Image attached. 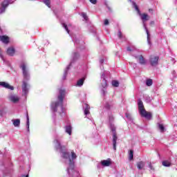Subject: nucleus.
<instances>
[{
	"label": "nucleus",
	"mask_w": 177,
	"mask_h": 177,
	"mask_svg": "<svg viewBox=\"0 0 177 177\" xmlns=\"http://www.w3.org/2000/svg\"><path fill=\"white\" fill-rule=\"evenodd\" d=\"M54 146L55 149L59 151L60 156L63 159L64 162L68 165L67 167V174L70 177H81L80 176V172L75 170L74 160L77 158V154L74 153V151L71 152L67 151L66 146L62 145V137L56 136L54 139Z\"/></svg>",
	"instance_id": "nucleus-1"
},
{
	"label": "nucleus",
	"mask_w": 177,
	"mask_h": 177,
	"mask_svg": "<svg viewBox=\"0 0 177 177\" xmlns=\"http://www.w3.org/2000/svg\"><path fill=\"white\" fill-rule=\"evenodd\" d=\"M64 97H66V90L60 89L58 95V101L51 103V110L53 113H57L59 108L60 109L59 113L61 120L63 117H66V108L63 106Z\"/></svg>",
	"instance_id": "nucleus-2"
},
{
	"label": "nucleus",
	"mask_w": 177,
	"mask_h": 177,
	"mask_svg": "<svg viewBox=\"0 0 177 177\" xmlns=\"http://www.w3.org/2000/svg\"><path fill=\"white\" fill-rule=\"evenodd\" d=\"M21 68L24 76V80L22 82V96L27 97V95H28V91H30V84L27 82L30 80V70L25 63L21 64Z\"/></svg>",
	"instance_id": "nucleus-3"
},
{
	"label": "nucleus",
	"mask_w": 177,
	"mask_h": 177,
	"mask_svg": "<svg viewBox=\"0 0 177 177\" xmlns=\"http://www.w3.org/2000/svg\"><path fill=\"white\" fill-rule=\"evenodd\" d=\"M130 2H131L133 5V8L136 10L138 15L141 17V19L142 20V24L143 27L146 31L147 35V42L149 45H151V42H150V33L149 32V30L147 29V26H146V21L149 20V17L147 14H142L140 13V10H139V7H138V5H136V3L135 1H132V0H129Z\"/></svg>",
	"instance_id": "nucleus-4"
},
{
	"label": "nucleus",
	"mask_w": 177,
	"mask_h": 177,
	"mask_svg": "<svg viewBox=\"0 0 177 177\" xmlns=\"http://www.w3.org/2000/svg\"><path fill=\"white\" fill-rule=\"evenodd\" d=\"M127 50L130 52L131 56H133L138 63L141 66H146L147 64V59L143 55L139 54V50L136 49L133 46H129L127 48Z\"/></svg>",
	"instance_id": "nucleus-5"
},
{
	"label": "nucleus",
	"mask_w": 177,
	"mask_h": 177,
	"mask_svg": "<svg viewBox=\"0 0 177 177\" xmlns=\"http://www.w3.org/2000/svg\"><path fill=\"white\" fill-rule=\"evenodd\" d=\"M109 122L110 124V129L112 132V144L113 150H117V140L118 137L117 136V131H115V126L113 122H114V117L112 114L109 115Z\"/></svg>",
	"instance_id": "nucleus-6"
},
{
	"label": "nucleus",
	"mask_w": 177,
	"mask_h": 177,
	"mask_svg": "<svg viewBox=\"0 0 177 177\" xmlns=\"http://www.w3.org/2000/svg\"><path fill=\"white\" fill-rule=\"evenodd\" d=\"M80 57V54L77 52H75L72 54V58L71 59V62L69 65L66 67V68L64 71V75L62 79L66 80L67 77V73H68V71L70 70V67L74 64L78 60V58Z\"/></svg>",
	"instance_id": "nucleus-7"
},
{
	"label": "nucleus",
	"mask_w": 177,
	"mask_h": 177,
	"mask_svg": "<svg viewBox=\"0 0 177 177\" xmlns=\"http://www.w3.org/2000/svg\"><path fill=\"white\" fill-rule=\"evenodd\" d=\"M110 73L109 71H104L101 75V85L102 86V89L101 90V93L104 96L106 95V87L107 86V80H106V75H109Z\"/></svg>",
	"instance_id": "nucleus-8"
},
{
	"label": "nucleus",
	"mask_w": 177,
	"mask_h": 177,
	"mask_svg": "<svg viewBox=\"0 0 177 177\" xmlns=\"http://www.w3.org/2000/svg\"><path fill=\"white\" fill-rule=\"evenodd\" d=\"M16 0H4L0 6V14L2 15V13H5V11L6 10V8L9 6V5L13 3Z\"/></svg>",
	"instance_id": "nucleus-9"
},
{
	"label": "nucleus",
	"mask_w": 177,
	"mask_h": 177,
	"mask_svg": "<svg viewBox=\"0 0 177 177\" xmlns=\"http://www.w3.org/2000/svg\"><path fill=\"white\" fill-rule=\"evenodd\" d=\"M62 27L65 28L66 31L68 32V34H69L70 37H71L75 46L78 48V44H80V39H78V38H77L76 36L71 35V33H70V30H68V27L67 26V25H66L65 24H62Z\"/></svg>",
	"instance_id": "nucleus-10"
},
{
	"label": "nucleus",
	"mask_w": 177,
	"mask_h": 177,
	"mask_svg": "<svg viewBox=\"0 0 177 177\" xmlns=\"http://www.w3.org/2000/svg\"><path fill=\"white\" fill-rule=\"evenodd\" d=\"M159 59L160 57L158 56L151 55L149 62L152 67H156L158 64Z\"/></svg>",
	"instance_id": "nucleus-11"
},
{
	"label": "nucleus",
	"mask_w": 177,
	"mask_h": 177,
	"mask_svg": "<svg viewBox=\"0 0 177 177\" xmlns=\"http://www.w3.org/2000/svg\"><path fill=\"white\" fill-rule=\"evenodd\" d=\"M0 86L2 88H6V89H10V91H13L15 89V87L10 86L9 84L5 82H0Z\"/></svg>",
	"instance_id": "nucleus-12"
},
{
	"label": "nucleus",
	"mask_w": 177,
	"mask_h": 177,
	"mask_svg": "<svg viewBox=\"0 0 177 177\" xmlns=\"http://www.w3.org/2000/svg\"><path fill=\"white\" fill-rule=\"evenodd\" d=\"M83 110L84 115H89V114H91V112L89 111V110H91V106H89L88 104H83Z\"/></svg>",
	"instance_id": "nucleus-13"
},
{
	"label": "nucleus",
	"mask_w": 177,
	"mask_h": 177,
	"mask_svg": "<svg viewBox=\"0 0 177 177\" xmlns=\"http://www.w3.org/2000/svg\"><path fill=\"white\" fill-rule=\"evenodd\" d=\"M140 114L142 115V117L147 118V120H151V113L146 111V110L142 111Z\"/></svg>",
	"instance_id": "nucleus-14"
},
{
	"label": "nucleus",
	"mask_w": 177,
	"mask_h": 177,
	"mask_svg": "<svg viewBox=\"0 0 177 177\" xmlns=\"http://www.w3.org/2000/svg\"><path fill=\"white\" fill-rule=\"evenodd\" d=\"M9 100L12 103H18L19 100H20V97L17 95H12L9 96Z\"/></svg>",
	"instance_id": "nucleus-15"
},
{
	"label": "nucleus",
	"mask_w": 177,
	"mask_h": 177,
	"mask_svg": "<svg viewBox=\"0 0 177 177\" xmlns=\"http://www.w3.org/2000/svg\"><path fill=\"white\" fill-rule=\"evenodd\" d=\"M138 110L139 113H141L142 111H145L146 109H145V106L143 105V102L142 100H138Z\"/></svg>",
	"instance_id": "nucleus-16"
},
{
	"label": "nucleus",
	"mask_w": 177,
	"mask_h": 177,
	"mask_svg": "<svg viewBox=\"0 0 177 177\" xmlns=\"http://www.w3.org/2000/svg\"><path fill=\"white\" fill-rule=\"evenodd\" d=\"M101 165H102V167H110V165H111V160L109 158L107 160H102Z\"/></svg>",
	"instance_id": "nucleus-17"
},
{
	"label": "nucleus",
	"mask_w": 177,
	"mask_h": 177,
	"mask_svg": "<svg viewBox=\"0 0 177 177\" xmlns=\"http://www.w3.org/2000/svg\"><path fill=\"white\" fill-rule=\"evenodd\" d=\"M65 132L66 133H68L69 136H71V133L73 132V127H71V125L69 124L65 127Z\"/></svg>",
	"instance_id": "nucleus-18"
},
{
	"label": "nucleus",
	"mask_w": 177,
	"mask_h": 177,
	"mask_svg": "<svg viewBox=\"0 0 177 177\" xmlns=\"http://www.w3.org/2000/svg\"><path fill=\"white\" fill-rule=\"evenodd\" d=\"M0 41L3 44H9V37L5 35L0 36Z\"/></svg>",
	"instance_id": "nucleus-19"
},
{
	"label": "nucleus",
	"mask_w": 177,
	"mask_h": 177,
	"mask_svg": "<svg viewBox=\"0 0 177 177\" xmlns=\"http://www.w3.org/2000/svg\"><path fill=\"white\" fill-rule=\"evenodd\" d=\"M86 78V77H83L81 79H80L79 80H77V84H76V86H82V85H84V82L85 81V79Z\"/></svg>",
	"instance_id": "nucleus-20"
},
{
	"label": "nucleus",
	"mask_w": 177,
	"mask_h": 177,
	"mask_svg": "<svg viewBox=\"0 0 177 177\" xmlns=\"http://www.w3.org/2000/svg\"><path fill=\"white\" fill-rule=\"evenodd\" d=\"M15 52V48L13 47H10L7 49V54L9 55V56H14Z\"/></svg>",
	"instance_id": "nucleus-21"
},
{
	"label": "nucleus",
	"mask_w": 177,
	"mask_h": 177,
	"mask_svg": "<svg viewBox=\"0 0 177 177\" xmlns=\"http://www.w3.org/2000/svg\"><path fill=\"white\" fill-rule=\"evenodd\" d=\"M12 122L15 128L20 127V119H13L12 120Z\"/></svg>",
	"instance_id": "nucleus-22"
},
{
	"label": "nucleus",
	"mask_w": 177,
	"mask_h": 177,
	"mask_svg": "<svg viewBox=\"0 0 177 177\" xmlns=\"http://www.w3.org/2000/svg\"><path fill=\"white\" fill-rule=\"evenodd\" d=\"M145 165H146V163L143 161H140L137 162V168L138 169H143L145 168Z\"/></svg>",
	"instance_id": "nucleus-23"
},
{
	"label": "nucleus",
	"mask_w": 177,
	"mask_h": 177,
	"mask_svg": "<svg viewBox=\"0 0 177 177\" xmlns=\"http://www.w3.org/2000/svg\"><path fill=\"white\" fill-rule=\"evenodd\" d=\"M26 128L28 132H30V118L28 117V113L26 114Z\"/></svg>",
	"instance_id": "nucleus-24"
},
{
	"label": "nucleus",
	"mask_w": 177,
	"mask_h": 177,
	"mask_svg": "<svg viewBox=\"0 0 177 177\" xmlns=\"http://www.w3.org/2000/svg\"><path fill=\"white\" fill-rule=\"evenodd\" d=\"M125 115L127 120L130 121V122H133V118H132V115H131V113L127 112Z\"/></svg>",
	"instance_id": "nucleus-25"
},
{
	"label": "nucleus",
	"mask_w": 177,
	"mask_h": 177,
	"mask_svg": "<svg viewBox=\"0 0 177 177\" xmlns=\"http://www.w3.org/2000/svg\"><path fill=\"white\" fill-rule=\"evenodd\" d=\"M118 36L120 39H122V41L126 40L125 37L122 35V33L121 32L120 30H118Z\"/></svg>",
	"instance_id": "nucleus-26"
},
{
	"label": "nucleus",
	"mask_w": 177,
	"mask_h": 177,
	"mask_svg": "<svg viewBox=\"0 0 177 177\" xmlns=\"http://www.w3.org/2000/svg\"><path fill=\"white\" fill-rule=\"evenodd\" d=\"M148 168H149L150 172H154V165L151 162L148 163Z\"/></svg>",
	"instance_id": "nucleus-27"
},
{
	"label": "nucleus",
	"mask_w": 177,
	"mask_h": 177,
	"mask_svg": "<svg viewBox=\"0 0 177 177\" xmlns=\"http://www.w3.org/2000/svg\"><path fill=\"white\" fill-rule=\"evenodd\" d=\"M146 85L147 86H151V85H153V80L147 79L146 81Z\"/></svg>",
	"instance_id": "nucleus-28"
},
{
	"label": "nucleus",
	"mask_w": 177,
	"mask_h": 177,
	"mask_svg": "<svg viewBox=\"0 0 177 177\" xmlns=\"http://www.w3.org/2000/svg\"><path fill=\"white\" fill-rule=\"evenodd\" d=\"M112 85L115 86V88H118V86H120V82L117 80H113L112 81Z\"/></svg>",
	"instance_id": "nucleus-29"
},
{
	"label": "nucleus",
	"mask_w": 177,
	"mask_h": 177,
	"mask_svg": "<svg viewBox=\"0 0 177 177\" xmlns=\"http://www.w3.org/2000/svg\"><path fill=\"white\" fill-rule=\"evenodd\" d=\"M129 160H130V161H131V160H133V150L129 151Z\"/></svg>",
	"instance_id": "nucleus-30"
},
{
	"label": "nucleus",
	"mask_w": 177,
	"mask_h": 177,
	"mask_svg": "<svg viewBox=\"0 0 177 177\" xmlns=\"http://www.w3.org/2000/svg\"><path fill=\"white\" fill-rule=\"evenodd\" d=\"M162 164L163 167H171V162L167 160H164Z\"/></svg>",
	"instance_id": "nucleus-31"
},
{
	"label": "nucleus",
	"mask_w": 177,
	"mask_h": 177,
	"mask_svg": "<svg viewBox=\"0 0 177 177\" xmlns=\"http://www.w3.org/2000/svg\"><path fill=\"white\" fill-rule=\"evenodd\" d=\"M80 16H82V17H83V19L86 21H88V15H86V12H82Z\"/></svg>",
	"instance_id": "nucleus-32"
},
{
	"label": "nucleus",
	"mask_w": 177,
	"mask_h": 177,
	"mask_svg": "<svg viewBox=\"0 0 177 177\" xmlns=\"http://www.w3.org/2000/svg\"><path fill=\"white\" fill-rule=\"evenodd\" d=\"M43 2L48 6V8H50V0H42Z\"/></svg>",
	"instance_id": "nucleus-33"
},
{
	"label": "nucleus",
	"mask_w": 177,
	"mask_h": 177,
	"mask_svg": "<svg viewBox=\"0 0 177 177\" xmlns=\"http://www.w3.org/2000/svg\"><path fill=\"white\" fill-rule=\"evenodd\" d=\"M158 128L160 131V132H164V131H165V127H164V125L159 124H158Z\"/></svg>",
	"instance_id": "nucleus-34"
},
{
	"label": "nucleus",
	"mask_w": 177,
	"mask_h": 177,
	"mask_svg": "<svg viewBox=\"0 0 177 177\" xmlns=\"http://www.w3.org/2000/svg\"><path fill=\"white\" fill-rule=\"evenodd\" d=\"M4 114H5V110L0 109V117H3Z\"/></svg>",
	"instance_id": "nucleus-35"
},
{
	"label": "nucleus",
	"mask_w": 177,
	"mask_h": 177,
	"mask_svg": "<svg viewBox=\"0 0 177 177\" xmlns=\"http://www.w3.org/2000/svg\"><path fill=\"white\" fill-rule=\"evenodd\" d=\"M91 3H93V5H96L97 3V0H89Z\"/></svg>",
	"instance_id": "nucleus-36"
},
{
	"label": "nucleus",
	"mask_w": 177,
	"mask_h": 177,
	"mask_svg": "<svg viewBox=\"0 0 177 177\" xmlns=\"http://www.w3.org/2000/svg\"><path fill=\"white\" fill-rule=\"evenodd\" d=\"M104 26H109V19H104Z\"/></svg>",
	"instance_id": "nucleus-37"
},
{
	"label": "nucleus",
	"mask_w": 177,
	"mask_h": 177,
	"mask_svg": "<svg viewBox=\"0 0 177 177\" xmlns=\"http://www.w3.org/2000/svg\"><path fill=\"white\" fill-rule=\"evenodd\" d=\"M105 109H110V104L106 102L104 105Z\"/></svg>",
	"instance_id": "nucleus-38"
},
{
	"label": "nucleus",
	"mask_w": 177,
	"mask_h": 177,
	"mask_svg": "<svg viewBox=\"0 0 177 177\" xmlns=\"http://www.w3.org/2000/svg\"><path fill=\"white\" fill-rule=\"evenodd\" d=\"M100 63L101 64H103L104 63V57H102L100 59Z\"/></svg>",
	"instance_id": "nucleus-39"
},
{
	"label": "nucleus",
	"mask_w": 177,
	"mask_h": 177,
	"mask_svg": "<svg viewBox=\"0 0 177 177\" xmlns=\"http://www.w3.org/2000/svg\"><path fill=\"white\" fill-rule=\"evenodd\" d=\"M0 57L1 60H3V62H5V58H3V55H2L1 53H0Z\"/></svg>",
	"instance_id": "nucleus-40"
},
{
	"label": "nucleus",
	"mask_w": 177,
	"mask_h": 177,
	"mask_svg": "<svg viewBox=\"0 0 177 177\" xmlns=\"http://www.w3.org/2000/svg\"><path fill=\"white\" fill-rule=\"evenodd\" d=\"M151 24H154V21H151Z\"/></svg>",
	"instance_id": "nucleus-41"
},
{
	"label": "nucleus",
	"mask_w": 177,
	"mask_h": 177,
	"mask_svg": "<svg viewBox=\"0 0 177 177\" xmlns=\"http://www.w3.org/2000/svg\"><path fill=\"white\" fill-rule=\"evenodd\" d=\"M71 27V25H68V28H70Z\"/></svg>",
	"instance_id": "nucleus-42"
},
{
	"label": "nucleus",
	"mask_w": 177,
	"mask_h": 177,
	"mask_svg": "<svg viewBox=\"0 0 177 177\" xmlns=\"http://www.w3.org/2000/svg\"><path fill=\"white\" fill-rule=\"evenodd\" d=\"M54 122H56V119L55 118H54Z\"/></svg>",
	"instance_id": "nucleus-43"
},
{
	"label": "nucleus",
	"mask_w": 177,
	"mask_h": 177,
	"mask_svg": "<svg viewBox=\"0 0 177 177\" xmlns=\"http://www.w3.org/2000/svg\"><path fill=\"white\" fill-rule=\"evenodd\" d=\"M175 73H176V72H175V71H173V74H175Z\"/></svg>",
	"instance_id": "nucleus-44"
},
{
	"label": "nucleus",
	"mask_w": 177,
	"mask_h": 177,
	"mask_svg": "<svg viewBox=\"0 0 177 177\" xmlns=\"http://www.w3.org/2000/svg\"><path fill=\"white\" fill-rule=\"evenodd\" d=\"M150 10H152L151 9H149V12H150Z\"/></svg>",
	"instance_id": "nucleus-45"
},
{
	"label": "nucleus",
	"mask_w": 177,
	"mask_h": 177,
	"mask_svg": "<svg viewBox=\"0 0 177 177\" xmlns=\"http://www.w3.org/2000/svg\"><path fill=\"white\" fill-rule=\"evenodd\" d=\"M0 30H1V28H0Z\"/></svg>",
	"instance_id": "nucleus-46"
}]
</instances>
